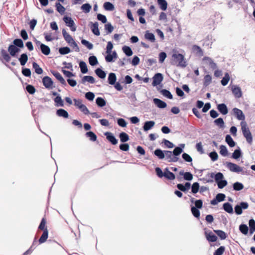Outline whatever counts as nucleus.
<instances>
[{
	"instance_id": "obj_56",
	"label": "nucleus",
	"mask_w": 255,
	"mask_h": 255,
	"mask_svg": "<svg viewBox=\"0 0 255 255\" xmlns=\"http://www.w3.org/2000/svg\"><path fill=\"white\" fill-rule=\"evenodd\" d=\"M89 63L92 66H95L98 64V61L96 56L92 55L88 58Z\"/></svg>"
},
{
	"instance_id": "obj_1",
	"label": "nucleus",
	"mask_w": 255,
	"mask_h": 255,
	"mask_svg": "<svg viewBox=\"0 0 255 255\" xmlns=\"http://www.w3.org/2000/svg\"><path fill=\"white\" fill-rule=\"evenodd\" d=\"M232 111L236 118L238 120L242 121L241 125L243 136L246 138L247 142L251 144L253 142V136L246 123L244 122L246 118L245 114L241 110L237 108H233Z\"/></svg>"
},
{
	"instance_id": "obj_49",
	"label": "nucleus",
	"mask_w": 255,
	"mask_h": 255,
	"mask_svg": "<svg viewBox=\"0 0 255 255\" xmlns=\"http://www.w3.org/2000/svg\"><path fill=\"white\" fill-rule=\"evenodd\" d=\"M144 37L147 40L154 42L155 40V36L153 33L150 32L148 30L145 31Z\"/></svg>"
},
{
	"instance_id": "obj_45",
	"label": "nucleus",
	"mask_w": 255,
	"mask_h": 255,
	"mask_svg": "<svg viewBox=\"0 0 255 255\" xmlns=\"http://www.w3.org/2000/svg\"><path fill=\"white\" fill-rule=\"evenodd\" d=\"M249 232L250 235H252L255 232V220L251 218L249 221Z\"/></svg>"
},
{
	"instance_id": "obj_30",
	"label": "nucleus",
	"mask_w": 255,
	"mask_h": 255,
	"mask_svg": "<svg viewBox=\"0 0 255 255\" xmlns=\"http://www.w3.org/2000/svg\"><path fill=\"white\" fill-rule=\"evenodd\" d=\"M56 114L59 117H62L64 119H67L69 118V114L67 111L63 109H57L56 111Z\"/></svg>"
},
{
	"instance_id": "obj_64",
	"label": "nucleus",
	"mask_w": 255,
	"mask_h": 255,
	"mask_svg": "<svg viewBox=\"0 0 255 255\" xmlns=\"http://www.w3.org/2000/svg\"><path fill=\"white\" fill-rule=\"evenodd\" d=\"M225 251V247L223 246H220L215 251L213 255H222Z\"/></svg>"
},
{
	"instance_id": "obj_3",
	"label": "nucleus",
	"mask_w": 255,
	"mask_h": 255,
	"mask_svg": "<svg viewBox=\"0 0 255 255\" xmlns=\"http://www.w3.org/2000/svg\"><path fill=\"white\" fill-rule=\"evenodd\" d=\"M206 177L214 178L219 189H223L228 185V181L225 179L224 174L221 172L208 173Z\"/></svg>"
},
{
	"instance_id": "obj_60",
	"label": "nucleus",
	"mask_w": 255,
	"mask_h": 255,
	"mask_svg": "<svg viewBox=\"0 0 255 255\" xmlns=\"http://www.w3.org/2000/svg\"><path fill=\"white\" fill-rule=\"evenodd\" d=\"M212 82V77L210 74H207L204 76L203 85L206 87L208 86Z\"/></svg>"
},
{
	"instance_id": "obj_38",
	"label": "nucleus",
	"mask_w": 255,
	"mask_h": 255,
	"mask_svg": "<svg viewBox=\"0 0 255 255\" xmlns=\"http://www.w3.org/2000/svg\"><path fill=\"white\" fill-rule=\"evenodd\" d=\"M214 232L216 234L217 236L221 240H225L228 237L227 233L222 230H214Z\"/></svg>"
},
{
	"instance_id": "obj_8",
	"label": "nucleus",
	"mask_w": 255,
	"mask_h": 255,
	"mask_svg": "<svg viewBox=\"0 0 255 255\" xmlns=\"http://www.w3.org/2000/svg\"><path fill=\"white\" fill-rule=\"evenodd\" d=\"M249 204L245 201H241L235 206L234 213L237 215H240L243 213V210L249 208Z\"/></svg>"
},
{
	"instance_id": "obj_53",
	"label": "nucleus",
	"mask_w": 255,
	"mask_h": 255,
	"mask_svg": "<svg viewBox=\"0 0 255 255\" xmlns=\"http://www.w3.org/2000/svg\"><path fill=\"white\" fill-rule=\"evenodd\" d=\"M32 67L34 69L35 72L38 75L42 74L43 72V70L39 65L36 62H32Z\"/></svg>"
},
{
	"instance_id": "obj_57",
	"label": "nucleus",
	"mask_w": 255,
	"mask_h": 255,
	"mask_svg": "<svg viewBox=\"0 0 255 255\" xmlns=\"http://www.w3.org/2000/svg\"><path fill=\"white\" fill-rule=\"evenodd\" d=\"M58 52L61 55H66L71 52V49L68 46L60 47L58 49Z\"/></svg>"
},
{
	"instance_id": "obj_58",
	"label": "nucleus",
	"mask_w": 255,
	"mask_h": 255,
	"mask_svg": "<svg viewBox=\"0 0 255 255\" xmlns=\"http://www.w3.org/2000/svg\"><path fill=\"white\" fill-rule=\"evenodd\" d=\"M25 89L30 95H33L36 91V89L33 85L26 83Z\"/></svg>"
},
{
	"instance_id": "obj_39",
	"label": "nucleus",
	"mask_w": 255,
	"mask_h": 255,
	"mask_svg": "<svg viewBox=\"0 0 255 255\" xmlns=\"http://www.w3.org/2000/svg\"><path fill=\"white\" fill-rule=\"evenodd\" d=\"M48 237V231L47 229H46L45 230H44V231H43L42 235L38 240L39 244H41L45 243L47 241Z\"/></svg>"
},
{
	"instance_id": "obj_17",
	"label": "nucleus",
	"mask_w": 255,
	"mask_h": 255,
	"mask_svg": "<svg viewBox=\"0 0 255 255\" xmlns=\"http://www.w3.org/2000/svg\"><path fill=\"white\" fill-rule=\"evenodd\" d=\"M176 187L182 192L187 193L191 188V183L190 182H186L184 184L178 183L176 185Z\"/></svg>"
},
{
	"instance_id": "obj_55",
	"label": "nucleus",
	"mask_w": 255,
	"mask_h": 255,
	"mask_svg": "<svg viewBox=\"0 0 255 255\" xmlns=\"http://www.w3.org/2000/svg\"><path fill=\"white\" fill-rule=\"evenodd\" d=\"M230 79V76L228 72H226L224 74V76L222 78V79L221 80V83L222 86H226Z\"/></svg>"
},
{
	"instance_id": "obj_24",
	"label": "nucleus",
	"mask_w": 255,
	"mask_h": 255,
	"mask_svg": "<svg viewBox=\"0 0 255 255\" xmlns=\"http://www.w3.org/2000/svg\"><path fill=\"white\" fill-rule=\"evenodd\" d=\"M243 153L239 146H237V148L234 150V152L232 154L231 158L239 160L240 158L243 156Z\"/></svg>"
},
{
	"instance_id": "obj_29",
	"label": "nucleus",
	"mask_w": 255,
	"mask_h": 255,
	"mask_svg": "<svg viewBox=\"0 0 255 255\" xmlns=\"http://www.w3.org/2000/svg\"><path fill=\"white\" fill-rule=\"evenodd\" d=\"M95 73L101 79H104L106 77L107 73L106 71L103 70L102 67L96 68L95 70Z\"/></svg>"
},
{
	"instance_id": "obj_4",
	"label": "nucleus",
	"mask_w": 255,
	"mask_h": 255,
	"mask_svg": "<svg viewBox=\"0 0 255 255\" xmlns=\"http://www.w3.org/2000/svg\"><path fill=\"white\" fill-rule=\"evenodd\" d=\"M172 65H176L177 67L182 68H185L187 66V61L185 60L184 55L176 51L172 54Z\"/></svg>"
},
{
	"instance_id": "obj_19",
	"label": "nucleus",
	"mask_w": 255,
	"mask_h": 255,
	"mask_svg": "<svg viewBox=\"0 0 255 255\" xmlns=\"http://www.w3.org/2000/svg\"><path fill=\"white\" fill-rule=\"evenodd\" d=\"M89 26L90 27V29L92 33L96 36H99L100 35V32L99 29V24L98 22L96 21L93 22L90 21L89 23Z\"/></svg>"
},
{
	"instance_id": "obj_10",
	"label": "nucleus",
	"mask_w": 255,
	"mask_h": 255,
	"mask_svg": "<svg viewBox=\"0 0 255 255\" xmlns=\"http://www.w3.org/2000/svg\"><path fill=\"white\" fill-rule=\"evenodd\" d=\"M51 94L55 97L53 98V101L56 107H63L64 106V101L59 94L55 91H51Z\"/></svg>"
},
{
	"instance_id": "obj_37",
	"label": "nucleus",
	"mask_w": 255,
	"mask_h": 255,
	"mask_svg": "<svg viewBox=\"0 0 255 255\" xmlns=\"http://www.w3.org/2000/svg\"><path fill=\"white\" fill-rule=\"evenodd\" d=\"M214 124L220 128H225V122L223 119L221 117L215 119L214 121Z\"/></svg>"
},
{
	"instance_id": "obj_47",
	"label": "nucleus",
	"mask_w": 255,
	"mask_h": 255,
	"mask_svg": "<svg viewBox=\"0 0 255 255\" xmlns=\"http://www.w3.org/2000/svg\"><path fill=\"white\" fill-rule=\"evenodd\" d=\"M79 64L81 73L82 74L87 73L88 72V69L86 63L84 61H80Z\"/></svg>"
},
{
	"instance_id": "obj_28",
	"label": "nucleus",
	"mask_w": 255,
	"mask_h": 255,
	"mask_svg": "<svg viewBox=\"0 0 255 255\" xmlns=\"http://www.w3.org/2000/svg\"><path fill=\"white\" fill-rule=\"evenodd\" d=\"M152 85L156 87V89L159 91V73H156L152 77Z\"/></svg>"
},
{
	"instance_id": "obj_20",
	"label": "nucleus",
	"mask_w": 255,
	"mask_h": 255,
	"mask_svg": "<svg viewBox=\"0 0 255 255\" xmlns=\"http://www.w3.org/2000/svg\"><path fill=\"white\" fill-rule=\"evenodd\" d=\"M51 73L62 85L64 86H67L66 81L59 72L54 70H51Z\"/></svg>"
},
{
	"instance_id": "obj_36",
	"label": "nucleus",
	"mask_w": 255,
	"mask_h": 255,
	"mask_svg": "<svg viewBox=\"0 0 255 255\" xmlns=\"http://www.w3.org/2000/svg\"><path fill=\"white\" fill-rule=\"evenodd\" d=\"M117 81V76L115 73L111 72L109 74L108 77V83L111 85H114Z\"/></svg>"
},
{
	"instance_id": "obj_12",
	"label": "nucleus",
	"mask_w": 255,
	"mask_h": 255,
	"mask_svg": "<svg viewBox=\"0 0 255 255\" xmlns=\"http://www.w3.org/2000/svg\"><path fill=\"white\" fill-rule=\"evenodd\" d=\"M163 79V75L162 74L160 73V94L162 95L164 97L166 98L171 100L173 99V95L167 89H162L163 87V84L161 83L162 80Z\"/></svg>"
},
{
	"instance_id": "obj_11",
	"label": "nucleus",
	"mask_w": 255,
	"mask_h": 255,
	"mask_svg": "<svg viewBox=\"0 0 255 255\" xmlns=\"http://www.w3.org/2000/svg\"><path fill=\"white\" fill-rule=\"evenodd\" d=\"M163 177L168 180H173L176 178L175 174L169 171L168 167L165 168L164 171H162L160 169V178Z\"/></svg>"
},
{
	"instance_id": "obj_27",
	"label": "nucleus",
	"mask_w": 255,
	"mask_h": 255,
	"mask_svg": "<svg viewBox=\"0 0 255 255\" xmlns=\"http://www.w3.org/2000/svg\"><path fill=\"white\" fill-rule=\"evenodd\" d=\"M160 144H161L163 148L171 149L175 147V145L171 141L165 138H163Z\"/></svg>"
},
{
	"instance_id": "obj_42",
	"label": "nucleus",
	"mask_w": 255,
	"mask_h": 255,
	"mask_svg": "<svg viewBox=\"0 0 255 255\" xmlns=\"http://www.w3.org/2000/svg\"><path fill=\"white\" fill-rule=\"evenodd\" d=\"M56 10L61 14L65 13L66 8L59 2H56L55 4Z\"/></svg>"
},
{
	"instance_id": "obj_54",
	"label": "nucleus",
	"mask_w": 255,
	"mask_h": 255,
	"mask_svg": "<svg viewBox=\"0 0 255 255\" xmlns=\"http://www.w3.org/2000/svg\"><path fill=\"white\" fill-rule=\"evenodd\" d=\"M92 9V5L89 3L83 4L81 6V9L85 13H89Z\"/></svg>"
},
{
	"instance_id": "obj_7",
	"label": "nucleus",
	"mask_w": 255,
	"mask_h": 255,
	"mask_svg": "<svg viewBox=\"0 0 255 255\" xmlns=\"http://www.w3.org/2000/svg\"><path fill=\"white\" fill-rule=\"evenodd\" d=\"M178 182H182L183 180L188 182L191 181L193 178V175L191 172H184V170H181L179 172V175L176 177Z\"/></svg>"
},
{
	"instance_id": "obj_26",
	"label": "nucleus",
	"mask_w": 255,
	"mask_h": 255,
	"mask_svg": "<svg viewBox=\"0 0 255 255\" xmlns=\"http://www.w3.org/2000/svg\"><path fill=\"white\" fill-rule=\"evenodd\" d=\"M172 156L173 154L171 151L160 149V159H163L166 157V159L169 160L172 158Z\"/></svg>"
},
{
	"instance_id": "obj_32",
	"label": "nucleus",
	"mask_w": 255,
	"mask_h": 255,
	"mask_svg": "<svg viewBox=\"0 0 255 255\" xmlns=\"http://www.w3.org/2000/svg\"><path fill=\"white\" fill-rule=\"evenodd\" d=\"M225 141L230 147H234L237 144L230 134H227L225 136Z\"/></svg>"
},
{
	"instance_id": "obj_14",
	"label": "nucleus",
	"mask_w": 255,
	"mask_h": 255,
	"mask_svg": "<svg viewBox=\"0 0 255 255\" xmlns=\"http://www.w3.org/2000/svg\"><path fill=\"white\" fill-rule=\"evenodd\" d=\"M226 195L222 193H218L216 196L210 201L212 205H217L219 202L224 201L225 200Z\"/></svg>"
},
{
	"instance_id": "obj_44",
	"label": "nucleus",
	"mask_w": 255,
	"mask_h": 255,
	"mask_svg": "<svg viewBox=\"0 0 255 255\" xmlns=\"http://www.w3.org/2000/svg\"><path fill=\"white\" fill-rule=\"evenodd\" d=\"M219 149V153L222 156H227L229 155V152L226 145L223 144L220 145Z\"/></svg>"
},
{
	"instance_id": "obj_23",
	"label": "nucleus",
	"mask_w": 255,
	"mask_h": 255,
	"mask_svg": "<svg viewBox=\"0 0 255 255\" xmlns=\"http://www.w3.org/2000/svg\"><path fill=\"white\" fill-rule=\"evenodd\" d=\"M217 109L220 113L223 115H226L229 112L228 107L225 103L217 104Z\"/></svg>"
},
{
	"instance_id": "obj_61",
	"label": "nucleus",
	"mask_w": 255,
	"mask_h": 255,
	"mask_svg": "<svg viewBox=\"0 0 255 255\" xmlns=\"http://www.w3.org/2000/svg\"><path fill=\"white\" fill-rule=\"evenodd\" d=\"M182 158L184 161L187 162L191 163V165H192L193 159L192 157L188 153L186 152H183L182 154Z\"/></svg>"
},
{
	"instance_id": "obj_22",
	"label": "nucleus",
	"mask_w": 255,
	"mask_h": 255,
	"mask_svg": "<svg viewBox=\"0 0 255 255\" xmlns=\"http://www.w3.org/2000/svg\"><path fill=\"white\" fill-rule=\"evenodd\" d=\"M221 209L224 210L226 212L230 214H233L234 213L232 204L228 202L223 203Z\"/></svg>"
},
{
	"instance_id": "obj_62",
	"label": "nucleus",
	"mask_w": 255,
	"mask_h": 255,
	"mask_svg": "<svg viewBox=\"0 0 255 255\" xmlns=\"http://www.w3.org/2000/svg\"><path fill=\"white\" fill-rule=\"evenodd\" d=\"M193 51L196 53L199 56H202L204 54V52L200 46L197 45H194L192 48Z\"/></svg>"
},
{
	"instance_id": "obj_48",
	"label": "nucleus",
	"mask_w": 255,
	"mask_h": 255,
	"mask_svg": "<svg viewBox=\"0 0 255 255\" xmlns=\"http://www.w3.org/2000/svg\"><path fill=\"white\" fill-rule=\"evenodd\" d=\"M103 7L105 10L107 11H113L115 9V6L114 4L110 1H106L104 3Z\"/></svg>"
},
{
	"instance_id": "obj_5",
	"label": "nucleus",
	"mask_w": 255,
	"mask_h": 255,
	"mask_svg": "<svg viewBox=\"0 0 255 255\" xmlns=\"http://www.w3.org/2000/svg\"><path fill=\"white\" fill-rule=\"evenodd\" d=\"M185 144L180 143L177 146H176L173 151H172L173 156L171 159H169L168 161L169 162H176L177 161H179V163H182L183 161L181 159H179V156L183 152V149L185 147Z\"/></svg>"
},
{
	"instance_id": "obj_59",
	"label": "nucleus",
	"mask_w": 255,
	"mask_h": 255,
	"mask_svg": "<svg viewBox=\"0 0 255 255\" xmlns=\"http://www.w3.org/2000/svg\"><path fill=\"white\" fill-rule=\"evenodd\" d=\"M208 155L213 162H215L217 160L219 157L217 152L214 149L212 151L209 152Z\"/></svg>"
},
{
	"instance_id": "obj_15",
	"label": "nucleus",
	"mask_w": 255,
	"mask_h": 255,
	"mask_svg": "<svg viewBox=\"0 0 255 255\" xmlns=\"http://www.w3.org/2000/svg\"><path fill=\"white\" fill-rule=\"evenodd\" d=\"M43 86L47 89H52L55 86H53L54 82L52 79L48 76H45L42 78Z\"/></svg>"
},
{
	"instance_id": "obj_43",
	"label": "nucleus",
	"mask_w": 255,
	"mask_h": 255,
	"mask_svg": "<svg viewBox=\"0 0 255 255\" xmlns=\"http://www.w3.org/2000/svg\"><path fill=\"white\" fill-rule=\"evenodd\" d=\"M96 104L99 108H103L106 105V101L102 97H97L95 100Z\"/></svg>"
},
{
	"instance_id": "obj_46",
	"label": "nucleus",
	"mask_w": 255,
	"mask_h": 255,
	"mask_svg": "<svg viewBox=\"0 0 255 255\" xmlns=\"http://www.w3.org/2000/svg\"><path fill=\"white\" fill-rule=\"evenodd\" d=\"M233 190L236 191H240L244 189V184L239 181H236L232 185Z\"/></svg>"
},
{
	"instance_id": "obj_50",
	"label": "nucleus",
	"mask_w": 255,
	"mask_h": 255,
	"mask_svg": "<svg viewBox=\"0 0 255 255\" xmlns=\"http://www.w3.org/2000/svg\"><path fill=\"white\" fill-rule=\"evenodd\" d=\"M85 136L92 141H95L97 139V135L92 131H87L85 133Z\"/></svg>"
},
{
	"instance_id": "obj_33",
	"label": "nucleus",
	"mask_w": 255,
	"mask_h": 255,
	"mask_svg": "<svg viewBox=\"0 0 255 255\" xmlns=\"http://www.w3.org/2000/svg\"><path fill=\"white\" fill-rule=\"evenodd\" d=\"M86 82L91 84H94L96 82L95 78L90 75L84 76L81 79V83L85 84Z\"/></svg>"
},
{
	"instance_id": "obj_25",
	"label": "nucleus",
	"mask_w": 255,
	"mask_h": 255,
	"mask_svg": "<svg viewBox=\"0 0 255 255\" xmlns=\"http://www.w3.org/2000/svg\"><path fill=\"white\" fill-rule=\"evenodd\" d=\"M155 125V122L153 121H146L143 123L142 127L143 130L147 132L150 130Z\"/></svg>"
},
{
	"instance_id": "obj_9",
	"label": "nucleus",
	"mask_w": 255,
	"mask_h": 255,
	"mask_svg": "<svg viewBox=\"0 0 255 255\" xmlns=\"http://www.w3.org/2000/svg\"><path fill=\"white\" fill-rule=\"evenodd\" d=\"M63 20L64 21L66 25L70 27L72 31L74 32L76 30L77 26L71 17L64 15L63 17Z\"/></svg>"
},
{
	"instance_id": "obj_34",
	"label": "nucleus",
	"mask_w": 255,
	"mask_h": 255,
	"mask_svg": "<svg viewBox=\"0 0 255 255\" xmlns=\"http://www.w3.org/2000/svg\"><path fill=\"white\" fill-rule=\"evenodd\" d=\"M18 60L21 66H24L28 60V57L27 53H24L21 54L20 55L19 57L18 58Z\"/></svg>"
},
{
	"instance_id": "obj_40",
	"label": "nucleus",
	"mask_w": 255,
	"mask_h": 255,
	"mask_svg": "<svg viewBox=\"0 0 255 255\" xmlns=\"http://www.w3.org/2000/svg\"><path fill=\"white\" fill-rule=\"evenodd\" d=\"M18 42L17 45L19 47H16L15 54L14 57L15 58L17 57L19 53L21 51V49L24 48V43H23V40L21 38H18Z\"/></svg>"
},
{
	"instance_id": "obj_16",
	"label": "nucleus",
	"mask_w": 255,
	"mask_h": 255,
	"mask_svg": "<svg viewBox=\"0 0 255 255\" xmlns=\"http://www.w3.org/2000/svg\"><path fill=\"white\" fill-rule=\"evenodd\" d=\"M231 91L235 97L237 99L240 98L243 96L241 88L237 85H233L231 86Z\"/></svg>"
},
{
	"instance_id": "obj_21",
	"label": "nucleus",
	"mask_w": 255,
	"mask_h": 255,
	"mask_svg": "<svg viewBox=\"0 0 255 255\" xmlns=\"http://www.w3.org/2000/svg\"><path fill=\"white\" fill-rule=\"evenodd\" d=\"M65 41L76 52H78L80 51V49L77 43L72 36L65 40Z\"/></svg>"
},
{
	"instance_id": "obj_41",
	"label": "nucleus",
	"mask_w": 255,
	"mask_h": 255,
	"mask_svg": "<svg viewBox=\"0 0 255 255\" xmlns=\"http://www.w3.org/2000/svg\"><path fill=\"white\" fill-rule=\"evenodd\" d=\"M240 232L244 235H247L249 233V229L247 224L242 223L239 228Z\"/></svg>"
},
{
	"instance_id": "obj_51",
	"label": "nucleus",
	"mask_w": 255,
	"mask_h": 255,
	"mask_svg": "<svg viewBox=\"0 0 255 255\" xmlns=\"http://www.w3.org/2000/svg\"><path fill=\"white\" fill-rule=\"evenodd\" d=\"M119 138L121 142L124 143L129 140V135L125 132L122 131L119 134Z\"/></svg>"
},
{
	"instance_id": "obj_63",
	"label": "nucleus",
	"mask_w": 255,
	"mask_h": 255,
	"mask_svg": "<svg viewBox=\"0 0 255 255\" xmlns=\"http://www.w3.org/2000/svg\"><path fill=\"white\" fill-rule=\"evenodd\" d=\"M42 53L45 55H48L50 53V47L44 44L42 46V47L40 49Z\"/></svg>"
},
{
	"instance_id": "obj_18",
	"label": "nucleus",
	"mask_w": 255,
	"mask_h": 255,
	"mask_svg": "<svg viewBox=\"0 0 255 255\" xmlns=\"http://www.w3.org/2000/svg\"><path fill=\"white\" fill-rule=\"evenodd\" d=\"M104 135L106 136V138L112 145H116L118 143V139L116 137L114 134L110 132L107 131L104 133Z\"/></svg>"
},
{
	"instance_id": "obj_35",
	"label": "nucleus",
	"mask_w": 255,
	"mask_h": 255,
	"mask_svg": "<svg viewBox=\"0 0 255 255\" xmlns=\"http://www.w3.org/2000/svg\"><path fill=\"white\" fill-rule=\"evenodd\" d=\"M191 193L193 195L196 194L199 191L200 189V184L198 182H194L192 184H191Z\"/></svg>"
},
{
	"instance_id": "obj_13",
	"label": "nucleus",
	"mask_w": 255,
	"mask_h": 255,
	"mask_svg": "<svg viewBox=\"0 0 255 255\" xmlns=\"http://www.w3.org/2000/svg\"><path fill=\"white\" fill-rule=\"evenodd\" d=\"M204 230H205L204 234L205 238L208 242L214 243L217 241L218 237L211 231H207L206 228H205Z\"/></svg>"
},
{
	"instance_id": "obj_31",
	"label": "nucleus",
	"mask_w": 255,
	"mask_h": 255,
	"mask_svg": "<svg viewBox=\"0 0 255 255\" xmlns=\"http://www.w3.org/2000/svg\"><path fill=\"white\" fill-rule=\"evenodd\" d=\"M190 208L191 212L192 213V215L198 220H199L200 218V209H198L195 207H193V205L192 204L190 205Z\"/></svg>"
},
{
	"instance_id": "obj_6",
	"label": "nucleus",
	"mask_w": 255,
	"mask_h": 255,
	"mask_svg": "<svg viewBox=\"0 0 255 255\" xmlns=\"http://www.w3.org/2000/svg\"><path fill=\"white\" fill-rule=\"evenodd\" d=\"M224 165L229 169V170L233 172L237 173H241L242 175L247 174V171L243 170V167L240 166L235 163L229 161H226Z\"/></svg>"
},
{
	"instance_id": "obj_52",
	"label": "nucleus",
	"mask_w": 255,
	"mask_h": 255,
	"mask_svg": "<svg viewBox=\"0 0 255 255\" xmlns=\"http://www.w3.org/2000/svg\"><path fill=\"white\" fill-rule=\"evenodd\" d=\"M122 50L125 55L128 57L131 56L133 54V52L131 48L128 46H123L122 47Z\"/></svg>"
},
{
	"instance_id": "obj_2",
	"label": "nucleus",
	"mask_w": 255,
	"mask_h": 255,
	"mask_svg": "<svg viewBox=\"0 0 255 255\" xmlns=\"http://www.w3.org/2000/svg\"><path fill=\"white\" fill-rule=\"evenodd\" d=\"M18 38L14 39L12 43L10 44L8 47L7 51L9 52L8 53L7 51L3 49H1V54L3 58V59L6 62H8L10 60L11 57H14V55L15 54L16 47H19L18 44Z\"/></svg>"
}]
</instances>
